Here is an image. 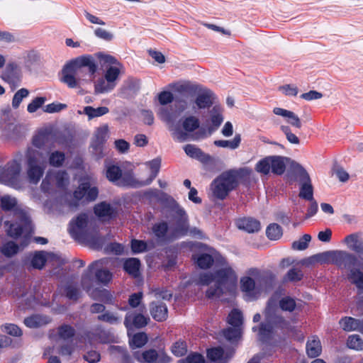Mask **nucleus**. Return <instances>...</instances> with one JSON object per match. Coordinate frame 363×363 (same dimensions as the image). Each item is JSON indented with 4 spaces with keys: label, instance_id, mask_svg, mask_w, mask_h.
Here are the masks:
<instances>
[{
    "label": "nucleus",
    "instance_id": "4468645a",
    "mask_svg": "<svg viewBox=\"0 0 363 363\" xmlns=\"http://www.w3.org/2000/svg\"><path fill=\"white\" fill-rule=\"evenodd\" d=\"M291 168L292 171L299 177V197L307 201H312L313 199V188L309 174L300 164L296 162H291Z\"/></svg>",
    "mask_w": 363,
    "mask_h": 363
},
{
    "label": "nucleus",
    "instance_id": "5fc2aeb1",
    "mask_svg": "<svg viewBox=\"0 0 363 363\" xmlns=\"http://www.w3.org/2000/svg\"><path fill=\"white\" fill-rule=\"evenodd\" d=\"M347 345L349 348L354 350H363V338L359 335H350Z\"/></svg>",
    "mask_w": 363,
    "mask_h": 363
},
{
    "label": "nucleus",
    "instance_id": "a18cd8bd",
    "mask_svg": "<svg viewBox=\"0 0 363 363\" xmlns=\"http://www.w3.org/2000/svg\"><path fill=\"white\" fill-rule=\"evenodd\" d=\"M241 136L240 134H236L232 140H218L214 141V145L220 147H228L231 150L237 149L240 144Z\"/></svg>",
    "mask_w": 363,
    "mask_h": 363
},
{
    "label": "nucleus",
    "instance_id": "e2e57ef3",
    "mask_svg": "<svg viewBox=\"0 0 363 363\" xmlns=\"http://www.w3.org/2000/svg\"><path fill=\"white\" fill-rule=\"evenodd\" d=\"M28 94H29L28 90L25 88H22V89H19L18 91H17L16 92V94H14L13 100H12V106L14 108H17L20 106L22 100L24 98H26L28 96Z\"/></svg>",
    "mask_w": 363,
    "mask_h": 363
},
{
    "label": "nucleus",
    "instance_id": "680f3d73",
    "mask_svg": "<svg viewBox=\"0 0 363 363\" xmlns=\"http://www.w3.org/2000/svg\"><path fill=\"white\" fill-rule=\"evenodd\" d=\"M257 172L263 174H268L271 171V158L270 157H265L264 159L259 161L255 167Z\"/></svg>",
    "mask_w": 363,
    "mask_h": 363
},
{
    "label": "nucleus",
    "instance_id": "b1692460",
    "mask_svg": "<svg viewBox=\"0 0 363 363\" xmlns=\"http://www.w3.org/2000/svg\"><path fill=\"white\" fill-rule=\"evenodd\" d=\"M147 185L145 179L135 178L133 173L130 171L123 173L118 184V186L132 188H139Z\"/></svg>",
    "mask_w": 363,
    "mask_h": 363
},
{
    "label": "nucleus",
    "instance_id": "1a4fd4ad",
    "mask_svg": "<svg viewBox=\"0 0 363 363\" xmlns=\"http://www.w3.org/2000/svg\"><path fill=\"white\" fill-rule=\"evenodd\" d=\"M27 174L29 181L33 184H37L43 175L46 160L43 154L33 147H28L26 153Z\"/></svg>",
    "mask_w": 363,
    "mask_h": 363
},
{
    "label": "nucleus",
    "instance_id": "ddd939ff",
    "mask_svg": "<svg viewBox=\"0 0 363 363\" xmlns=\"http://www.w3.org/2000/svg\"><path fill=\"white\" fill-rule=\"evenodd\" d=\"M152 232L155 236L160 241H167L176 239L179 237L183 236L186 233V225L184 223L182 227L179 229L177 224L175 226L168 227L167 223L165 222H160L156 223L152 227Z\"/></svg>",
    "mask_w": 363,
    "mask_h": 363
},
{
    "label": "nucleus",
    "instance_id": "ea45409f",
    "mask_svg": "<svg viewBox=\"0 0 363 363\" xmlns=\"http://www.w3.org/2000/svg\"><path fill=\"white\" fill-rule=\"evenodd\" d=\"M140 262L137 258H130L125 261L123 268L130 275L136 277L140 273Z\"/></svg>",
    "mask_w": 363,
    "mask_h": 363
},
{
    "label": "nucleus",
    "instance_id": "393cba45",
    "mask_svg": "<svg viewBox=\"0 0 363 363\" xmlns=\"http://www.w3.org/2000/svg\"><path fill=\"white\" fill-rule=\"evenodd\" d=\"M200 85L189 81H184L172 84L170 87L180 94L193 96Z\"/></svg>",
    "mask_w": 363,
    "mask_h": 363
},
{
    "label": "nucleus",
    "instance_id": "6e6d98bb",
    "mask_svg": "<svg viewBox=\"0 0 363 363\" xmlns=\"http://www.w3.org/2000/svg\"><path fill=\"white\" fill-rule=\"evenodd\" d=\"M65 160V155L62 152L54 151L49 155V164L53 167H60Z\"/></svg>",
    "mask_w": 363,
    "mask_h": 363
},
{
    "label": "nucleus",
    "instance_id": "338daca9",
    "mask_svg": "<svg viewBox=\"0 0 363 363\" xmlns=\"http://www.w3.org/2000/svg\"><path fill=\"white\" fill-rule=\"evenodd\" d=\"M172 352L177 356L181 357L187 352L186 345L183 341H177L172 346Z\"/></svg>",
    "mask_w": 363,
    "mask_h": 363
},
{
    "label": "nucleus",
    "instance_id": "052dcab7",
    "mask_svg": "<svg viewBox=\"0 0 363 363\" xmlns=\"http://www.w3.org/2000/svg\"><path fill=\"white\" fill-rule=\"evenodd\" d=\"M179 363H208L204 357L198 352L189 353L185 359L179 360Z\"/></svg>",
    "mask_w": 363,
    "mask_h": 363
},
{
    "label": "nucleus",
    "instance_id": "9d476101",
    "mask_svg": "<svg viewBox=\"0 0 363 363\" xmlns=\"http://www.w3.org/2000/svg\"><path fill=\"white\" fill-rule=\"evenodd\" d=\"M99 262L92 263L87 270L82 274L81 284L84 290L94 300L104 301L106 303H113V297L111 292L106 289H93V279L91 277V273L94 265Z\"/></svg>",
    "mask_w": 363,
    "mask_h": 363
},
{
    "label": "nucleus",
    "instance_id": "37998d69",
    "mask_svg": "<svg viewBox=\"0 0 363 363\" xmlns=\"http://www.w3.org/2000/svg\"><path fill=\"white\" fill-rule=\"evenodd\" d=\"M160 165L161 160L159 158L154 159L146 163V166L150 169V172L148 178L145 179L147 185H149L158 174Z\"/></svg>",
    "mask_w": 363,
    "mask_h": 363
},
{
    "label": "nucleus",
    "instance_id": "f257e3e1",
    "mask_svg": "<svg viewBox=\"0 0 363 363\" xmlns=\"http://www.w3.org/2000/svg\"><path fill=\"white\" fill-rule=\"evenodd\" d=\"M220 262L223 267L218 269L215 274L203 273L199 277V283L208 285L214 282L215 287H210L206 291L208 298L220 297L224 294H233L237 289L238 276L233 269L226 262L225 259L220 257Z\"/></svg>",
    "mask_w": 363,
    "mask_h": 363
},
{
    "label": "nucleus",
    "instance_id": "8fccbe9b",
    "mask_svg": "<svg viewBox=\"0 0 363 363\" xmlns=\"http://www.w3.org/2000/svg\"><path fill=\"white\" fill-rule=\"evenodd\" d=\"M108 125H103L102 126L98 128L95 132L96 142L95 144L92 145V146L96 149L100 146L106 140L108 136Z\"/></svg>",
    "mask_w": 363,
    "mask_h": 363
},
{
    "label": "nucleus",
    "instance_id": "39448f33",
    "mask_svg": "<svg viewBox=\"0 0 363 363\" xmlns=\"http://www.w3.org/2000/svg\"><path fill=\"white\" fill-rule=\"evenodd\" d=\"M85 67L91 75L96 72L97 65L91 55H83L67 63L62 71L61 81L69 88L77 87Z\"/></svg>",
    "mask_w": 363,
    "mask_h": 363
},
{
    "label": "nucleus",
    "instance_id": "79ce46f5",
    "mask_svg": "<svg viewBox=\"0 0 363 363\" xmlns=\"http://www.w3.org/2000/svg\"><path fill=\"white\" fill-rule=\"evenodd\" d=\"M122 174V171L119 167L114 164H111L106 167V175L107 179L117 186Z\"/></svg>",
    "mask_w": 363,
    "mask_h": 363
},
{
    "label": "nucleus",
    "instance_id": "c03bdc74",
    "mask_svg": "<svg viewBox=\"0 0 363 363\" xmlns=\"http://www.w3.org/2000/svg\"><path fill=\"white\" fill-rule=\"evenodd\" d=\"M48 322L49 319L47 317L39 315H32L24 320L25 325L30 328L40 327L46 325Z\"/></svg>",
    "mask_w": 363,
    "mask_h": 363
},
{
    "label": "nucleus",
    "instance_id": "09e8293b",
    "mask_svg": "<svg viewBox=\"0 0 363 363\" xmlns=\"http://www.w3.org/2000/svg\"><path fill=\"white\" fill-rule=\"evenodd\" d=\"M19 250L20 247L13 241L6 242L0 247V252L7 257L15 255Z\"/></svg>",
    "mask_w": 363,
    "mask_h": 363
},
{
    "label": "nucleus",
    "instance_id": "412c9836",
    "mask_svg": "<svg viewBox=\"0 0 363 363\" xmlns=\"http://www.w3.org/2000/svg\"><path fill=\"white\" fill-rule=\"evenodd\" d=\"M232 356V352H225L221 347H213L207 351L208 363H227Z\"/></svg>",
    "mask_w": 363,
    "mask_h": 363
},
{
    "label": "nucleus",
    "instance_id": "aec40b11",
    "mask_svg": "<svg viewBox=\"0 0 363 363\" xmlns=\"http://www.w3.org/2000/svg\"><path fill=\"white\" fill-rule=\"evenodd\" d=\"M149 320V318L145 317L141 313L129 312L125 315L124 325L129 332V330L133 327L140 328L145 326L147 324Z\"/></svg>",
    "mask_w": 363,
    "mask_h": 363
},
{
    "label": "nucleus",
    "instance_id": "49530a36",
    "mask_svg": "<svg viewBox=\"0 0 363 363\" xmlns=\"http://www.w3.org/2000/svg\"><path fill=\"white\" fill-rule=\"evenodd\" d=\"M223 108L219 105H215L211 110V121L216 128L220 126L223 121Z\"/></svg>",
    "mask_w": 363,
    "mask_h": 363
},
{
    "label": "nucleus",
    "instance_id": "4d7b16f0",
    "mask_svg": "<svg viewBox=\"0 0 363 363\" xmlns=\"http://www.w3.org/2000/svg\"><path fill=\"white\" fill-rule=\"evenodd\" d=\"M223 330V333L224 337L229 341H235L239 339L242 334L241 327L232 326Z\"/></svg>",
    "mask_w": 363,
    "mask_h": 363
},
{
    "label": "nucleus",
    "instance_id": "c85d7f7f",
    "mask_svg": "<svg viewBox=\"0 0 363 363\" xmlns=\"http://www.w3.org/2000/svg\"><path fill=\"white\" fill-rule=\"evenodd\" d=\"M150 311L152 318L157 321H164L167 318V308L163 303H151Z\"/></svg>",
    "mask_w": 363,
    "mask_h": 363
},
{
    "label": "nucleus",
    "instance_id": "f3484780",
    "mask_svg": "<svg viewBox=\"0 0 363 363\" xmlns=\"http://www.w3.org/2000/svg\"><path fill=\"white\" fill-rule=\"evenodd\" d=\"M347 279L358 289L363 290V262L357 263L350 268L347 273ZM358 306L363 308V295L360 296Z\"/></svg>",
    "mask_w": 363,
    "mask_h": 363
},
{
    "label": "nucleus",
    "instance_id": "e433bc0d",
    "mask_svg": "<svg viewBox=\"0 0 363 363\" xmlns=\"http://www.w3.org/2000/svg\"><path fill=\"white\" fill-rule=\"evenodd\" d=\"M271 171L278 175L282 174L286 169V161L287 158L281 156H270Z\"/></svg>",
    "mask_w": 363,
    "mask_h": 363
},
{
    "label": "nucleus",
    "instance_id": "69168bd1",
    "mask_svg": "<svg viewBox=\"0 0 363 363\" xmlns=\"http://www.w3.org/2000/svg\"><path fill=\"white\" fill-rule=\"evenodd\" d=\"M74 334L73 328L69 325H62L59 328L58 335L62 340H68Z\"/></svg>",
    "mask_w": 363,
    "mask_h": 363
},
{
    "label": "nucleus",
    "instance_id": "bf43d9fd",
    "mask_svg": "<svg viewBox=\"0 0 363 363\" xmlns=\"http://www.w3.org/2000/svg\"><path fill=\"white\" fill-rule=\"evenodd\" d=\"M228 323L231 326L241 327L242 323V315L240 311L233 310L228 315Z\"/></svg>",
    "mask_w": 363,
    "mask_h": 363
},
{
    "label": "nucleus",
    "instance_id": "2eb2a0df",
    "mask_svg": "<svg viewBox=\"0 0 363 363\" xmlns=\"http://www.w3.org/2000/svg\"><path fill=\"white\" fill-rule=\"evenodd\" d=\"M134 356L138 362L142 363H168L170 362V357L162 350L157 351L150 349L142 353L135 352Z\"/></svg>",
    "mask_w": 363,
    "mask_h": 363
},
{
    "label": "nucleus",
    "instance_id": "6ab92c4d",
    "mask_svg": "<svg viewBox=\"0 0 363 363\" xmlns=\"http://www.w3.org/2000/svg\"><path fill=\"white\" fill-rule=\"evenodd\" d=\"M356 257L345 250H333V264L338 268L349 269L352 265L356 264Z\"/></svg>",
    "mask_w": 363,
    "mask_h": 363
},
{
    "label": "nucleus",
    "instance_id": "774afa93",
    "mask_svg": "<svg viewBox=\"0 0 363 363\" xmlns=\"http://www.w3.org/2000/svg\"><path fill=\"white\" fill-rule=\"evenodd\" d=\"M94 33L96 37L105 41H111L114 38L112 33L102 28H96L94 30Z\"/></svg>",
    "mask_w": 363,
    "mask_h": 363
},
{
    "label": "nucleus",
    "instance_id": "5701e85b",
    "mask_svg": "<svg viewBox=\"0 0 363 363\" xmlns=\"http://www.w3.org/2000/svg\"><path fill=\"white\" fill-rule=\"evenodd\" d=\"M240 288L245 294L248 300L256 298L259 290L255 286V281L250 277H244L240 279Z\"/></svg>",
    "mask_w": 363,
    "mask_h": 363
},
{
    "label": "nucleus",
    "instance_id": "9b49d317",
    "mask_svg": "<svg viewBox=\"0 0 363 363\" xmlns=\"http://www.w3.org/2000/svg\"><path fill=\"white\" fill-rule=\"evenodd\" d=\"M96 57L101 65L105 68L104 76L116 86L120 75L123 72V65L115 57L110 55L99 52Z\"/></svg>",
    "mask_w": 363,
    "mask_h": 363
},
{
    "label": "nucleus",
    "instance_id": "2f4dec72",
    "mask_svg": "<svg viewBox=\"0 0 363 363\" xmlns=\"http://www.w3.org/2000/svg\"><path fill=\"white\" fill-rule=\"evenodd\" d=\"M184 150L189 157L196 159L202 162H207L210 160V156L205 154L194 145L188 144L185 145Z\"/></svg>",
    "mask_w": 363,
    "mask_h": 363
},
{
    "label": "nucleus",
    "instance_id": "a19ab883",
    "mask_svg": "<svg viewBox=\"0 0 363 363\" xmlns=\"http://www.w3.org/2000/svg\"><path fill=\"white\" fill-rule=\"evenodd\" d=\"M52 256V254L45 252H35L31 258V264L34 268L41 269L45 263Z\"/></svg>",
    "mask_w": 363,
    "mask_h": 363
},
{
    "label": "nucleus",
    "instance_id": "7c9ffc66",
    "mask_svg": "<svg viewBox=\"0 0 363 363\" xmlns=\"http://www.w3.org/2000/svg\"><path fill=\"white\" fill-rule=\"evenodd\" d=\"M339 323L345 331L359 330L363 334V321L352 317H345L340 320Z\"/></svg>",
    "mask_w": 363,
    "mask_h": 363
},
{
    "label": "nucleus",
    "instance_id": "a211bd4d",
    "mask_svg": "<svg viewBox=\"0 0 363 363\" xmlns=\"http://www.w3.org/2000/svg\"><path fill=\"white\" fill-rule=\"evenodd\" d=\"M68 183V175L65 171H57L55 173H48L41 184L44 191L50 190V185L55 184L57 187H63Z\"/></svg>",
    "mask_w": 363,
    "mask_h": 363
},
{
    "label": "nucleus",
    "instance_id": "f8f14e48",
    "mask_svg": "<svg viewBox=\"0 0 363 363\" xmlns=\"http://www.w3.org/2000/svg\"><path fill=\"white\" fill-rule=\"evenodd\" d=\"M99 194L96 182L93 179H87L80 184L74 192V201L70 206H77L79 202L94 201Z\"/></svg>",
    "mask_w": 363,
    "mask_h": 363
},
{
    "label": "nucleus",
    "instance_id": "423d86ee",
    "mask_svg": "<svg viewBox=\"0 0 363 363\" xmlns=\"http://www.w3.org/2000/svg\"><path fill=\"white\" fill-rule=\"evenodd\" d=\"M276 301L274 298L269 300L264 310L265 322L259 328H252L254 332L258 331L257 336L261 341H267L271 338L276 328L285 329L289 327V323L282 317L275 314Z\"/></svg>",
    "mask_w": 363,
    "mask_h": 363
},
{
    "label": "nucleus",
    "instance_id": "a878e982",
    "mask_svg": "<svg viewBox=\"0 0 363 363\" xmlns=\"http://www.w3.org/2000/svg\"><path fill=\"white\" fill-rule=\"evenodd\" d=\"M1 78L6 82L14 85L20 81L21 74L18 66L14 63H9L4 70Z\"/></svg>",
    "mask_w": 363,
    "mask_h": 363
},
{
    "label": "nucleus",
    "instance_id": "3c124183",
    "mask_svg": "<svg viewBox=\"0 0 363 363\" xmlns=\"http://www.w3.org/2000/svg\"><path fill=\"white\" fill-rule=\"evenodd\" d=\"M266 234L269 240H277L281 237L282 229L279 225L272 223L267 228Z\"/></svg>",
    "mask_w": 363,
    "mask_h": 363
},
{
    "label": "nucleus",
    "instance_id": "c9c22d12",
    "mask_svg": "<svg viewBox=\"0 0 363 363\" xmlns=\"http://www.w3.org/2000/svg\"><path fill=\"white\" fill-rule=\"evenodd\" d=\"M109 112V109L106 106H101L98 108H94L92 106H85L83 108V111H79L78 113L79 114H85L87 116L89 120H91L96 117H100L106 115Z\"/></svg>",
    "mask_w": 363,
    "mask_h": 363
},
{
    "label": "nucleus",
    "instance_id": "7ed1b4c3",
    "mask_svg": "<svg viewBox=\"0 0 363 363\" xmlns=\"http://www.w3.org/2000/svg\"><path fill=\"white\" fill-rule=\"evenodd\" d=\"M69 232L79 242L89 245L93 248L101 246L102 238L99 236V228L86 213L79 214L70 221Z\"/></svg>",
    "mask_w": 363,
    "mask_h": 363
},
{
    "label": "nucleus",
    "instance_id": "bb28decb",
    "mask_svg": "<svg viewBox=\"0 0 363 363\" xmlns=\"http://www.w3.org/2000/svg\"><path fill=\"white\" fill-rule=\"evenodd\" d=\"M347 248L356 252L359 257H363V240L357 235L352 234L344 239Z\"/></svg>",
    "mask_w": 363,
    "mask_h": 363
},
{
    "label": "nucleus",
    "instance_id": "4be33fe9",
    "mask_svg": "<svg viewBox=\"0 0 363 363\" xmlns=\"http://www.w3.org/2000/svg\"><path fill=\"white\" fill-rule=\"evenodd\" d=\"M94 213L103 221L109 220L117 215L116 208L106 202H101L96 205Z\"/></svg>",
    "mask_w": 363,
    "mask_h": 363
},
{
    "label": "nucleus",
    "instance_id": "13d9d810",
    "mask_svg": "<svg viewBox=\"0 0 363 363\" xmlns=\"http://www.w3.org/2000/svg\"><path fill=\"white\" fill-rule=\"evenodd\" d=\"M279 305L280 308L284 311L292 312L296 308V303L295 300L289 296L282 298Z\"/></svg>",
    "mask_w": 363,
    "mask_h": 363
},
{
    "label": "nucleus",
    "instance_id": "864d4df0",
    "mask_svg": "<svg viewBox=\"0 0 363 363\" xmlns=\"http://www.w3.org/2000/svg\"><path fill=\"white\" fill-rule=\"evenodd\" d=\"M147 342V336L145 333H138L134 335L129 341L130 345L133 349L141 347L145 345Z\"/></svg>",
    "mask_w": 363,
    "mask_h": 363
},
{
    "label": "nucleus",
    "instance_id": "f03ea898",
    "mask_svg": "<svg viewBox=\"0 0 363 363\" xmlns=\"http://www.w3.org/2000/svg\"><path fill=\"white\" fill-rule=\"evenodd\" d=\"M0 206L5 211H13L19 223L6 221L4 223L7 235L12 238H18L23 235V240L21 245L24 248L30 242V236L33 233L30 218L27 212L21 208L16 199L10 195H4L0 199Z\"/></svg>",
    "mask_w": 363,
    "mask_h": 363
},
{
    "label": "nucleus",
    "instance_id": "0e129e2a",
    "mask_svg": "<svg viewBox=\"0 0 363 363\" xmlns=\"http://www.w3.org/2000/svg\"><path fill=\"white\" fill-rule=\"evenodd\" d=\"M311 237L308 234H305L301 238L292 243V247L296 250H303L308 247V242L311 241Z\"/></svg>",
    "mask_w": 363,
    "mask_h": 363
},
{
    "label": "nucleus",
    "instance_id": "f704fd0d",
    "mask_svg": "<svg viewBox=\"0 0 363 363\" xmlns=\"http://www.w3.org/2000/svg\"><path fill=\"white\" fill-rule=\"evenodd\" d=\"M96 262H99V264L94 265L91 273V277L92 278V273L96 269L95 277L97 281L103 284H107L112 279V274L107 269H99V267L101 266L102 263L101 261H96ZM94 263H96V262Z\"/></svg>",
    "mask_w": 363,
    "mask_h": 363
},
{
    "label": "nucleus",
    "instance_id": "20e7f679",
    "mask_svg": "<svg viewBox=\"0 0 363 363\" xmlns=\"http://www.w3.org/2000/svg\"><path fill=\"white\" fill-rule=\"evenodd\" d=\"M159 118L166 123L173 138L180 143L189 139V133L199 128L200 122L199 118L193 115L186 117L182 121V130L176 123L177 116L172 110L166 107L160 108L158 111Z\"/></svg>",
    "mask_w": 363,
    "mask_h": 363
},
{
    "label": "nucleus",
    "instance_id": "cd10ccee",
    "mask_svg": "<svg viewBox=\"0 0 363 363\" xmlns=\"http://www.w3.org/2000/svg\"><path fill=\"white\" fill-rule=\"evenodd\" d=\"M236 225L239 229L247 233H253L260 230L261 225L259 220L252 218H243L236 221Z\"/></svg>",
    "mask_w": 363,
    "mask_h": 363
},
{
    "label": "nucleus",
    "instance_id": "58836bf2",
    "mask_svg": "<svg viewBox=\"0 0 363 363\" xmlns=\"http://www.w3.org/2000/svg\"><path fill=\"white\" fill-rule=\"evenodd\" d=\"M115 87L116 86L114 85V84L108 81V79H106L104 76V77L99 78L94 82V91L95 93L96 94H104L110 92L112 90H113Z\"/></svg>",
    "mask_w": 363,
    "mask_h": 363
},
{
    "label": "nucleus",
    "instance_id": "603ef678",
    "mask_svg": "<svg viewBox=\"0 0 363 363\" xmlns=\"http://www.w3.org/2000/svg\"><path fill=\"white\" fill-rule=\"evenodd\" d=\"M97 318L100 321L106 322L112 325L118 324L121 320V316L110 311H106L103 314L99 315Z\"/></svg>",
    "mask_w": 363,
    "mask_h": 363
},
{
    "label": "nucleus",
    "instance_id": "c756f323",
    "mask_svg": "<svg viewBox=\"0 0 363 363\" xmlns=\"http://www.w3.org/2000/svg\"><path fill=\"white\" fill-rule=\"evenodd\" d=\"M273 113L277 116H281L286 118L287 122L292 126L297 128H301L302 125L301 120L294 112L282 108L276 107L273 109Z\"/></svg>",
    "mask_w": 363,
    "mask_h": 363
},
{
    "label": "nucleus",
    "instance_id": "72a5a7b5",
    "mask_svg": "<svg viewBox=\"0 0 363 363\" xmlns=\"http://www.w3.org/2000/svg\"><path fill=\"white\" fill-rule=\"evenodd\" d=\"M217 259V255L216 252H212V255L203 253L197 255H194L193 259L201 269H208L213 263V257Z\"/></svg>",
    "mask_w": 363,
    "mask_h": 363
},
{
    "label": "nucleus",
    "instance_id": "4c0bfd02",
    "mask_svg": "<svg viewBox=\"0 0 363 363\" xmlns=\"http://www.w3.org/2000/svg\"><path fill=\"white\" fill-rule=\"evenodd\" d=\"M333 250L325 251L316 254L308 259L310 264L319 263L320 264H333Z\"/></svg>",
    "mask_w": 363,
    "mask_h": 363
},
{
    "label": "nucleus",
    "instance_id": "dca6fc26",
    "mask_svg": "<svg viewBox=\"0 0 363 363\" xmlns=\"http://www.w3.org/2000/svg\"><path fill=\"white\" fill-rule=\"evenodd\" d=\"M21 169L20 160H13L2 168L0 172V181L6 185H13L19 176Z\"/></svg>",
    "mask_w": 363,
    "mask_h": 363
},
{
    "label": "nucleus",
    "instance_id": "6e6552de",
    "mask_svg": "<svg viewBox=\"0 0 363 363\" xmlns=\"http://www.w3.org/2000/svg\"><path fill=\"white\" fill-rule=\"evenodd\" d=\"M251 172L252 170L247 167L238 171L231 170L223 172L211 183V189L213 196L217 199H224L238 185V176L249 175Z\"/></svg>",
    "mask_w": 363,
    "mask_h": 363
},
{
    "label": "nucleus",
    "instance_id": "0eeeda50",
    "mask_svg": "<svg viewBox=\"0 0 363 363\" xmlns=\"http://www.w3.org/2000/svg\"><path fill=\"white\" fill-rule=\"evenodd\" d=\"M193 96H195L193 100L189 101L181 100L177 102V109L179 112L199 113L201 110L210 108L214 104L216 99L214 94L202 85H200Z\"/></svg>",
    "mask_w": 363,
    "mask_h": 363
},
{
    "label": "nucleus",
    "instance_id": "473e14b6",
    "mask_svg": "<svg viewBox=\"0 0 363 363\" xmlns=\"http://www.w3.org/2000/svg\"><path fill=\"white\" fill-rule=\"evenodd\" d=\"M322 346L317 336H311L306 343V352L310 357H315L320 354Z\"/></svg>",
    "mask_w": 363,
    "mask_h": 363
},
{
    "label": "nucleus",
    "instance_id": "de8ad7c7",
    "mask_svg": "<svg viewBox=\"0 0 363 363\" xmlns=\"http://www.w3.org/2000/svg\"><path fill=\"white\" fill-rule=\"evenodd\" d=\"M180 213L182 215V218L177 223V228L179 229L182 227V224L184 223L186 224L187 232L184 235L189 234L190 235L195 236V237H197V238H203V233L199 229H198L196 228H189V226H188V224H187V222H186V217L184 216H185L184 211H182V210H180Z\"/></svg>",
    "mask_w": 363,
    "mask_h": 363
}]
</instances>
